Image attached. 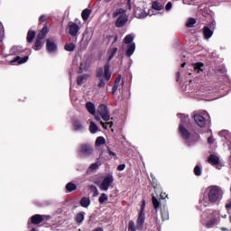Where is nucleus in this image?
<instances>
[{
	"label": "nucleus",
	"mask_w": 231,
	"mask_h": 231,
	"mask_svg": "<svg viewBox=\"0 0 231 231\" xmlns=\"http://www.w3.org/2000/svg\"><path fill=\"white\" fill-rule=\"evenodd\" d=\"M186 63L181 64V68H185Z\"/></svg>",
	"instance_id": "680f3d73"
},
{
	"label": "nucleus",
	"mask_w": 231,
	"mask_h": 231,
	"mask_svg": "<svg viewBox=\"0 0 231 231\" xmlns=\"http://www.w3.org/2000/svg\"><path fill=\"white\" fill-rule=\"evenodd\" d=\"M171 9H172V3H171V2H168L167 5H166V6H165V10H166L167 12H169V11L171 10Z\"/></svg>",
	"instance_id": "c03bdc74"
},
{
	"label": "nucleus",
	"mask_w": 231,
	"mask_h": 231,
	"mask_svg": "<svg viewBox=\"0 0 231 231\" xmlns=\"http://www.w3.org/2000/svg\"><path fill=\"white\" fill-rule=\"evenodd\" d=\"M46 49L49 53H55L57 51V40L50 38L46 42Z\"/></svg>",
	"instance_id": "1a4fd4ad"
},
{
	"label": "nucleus",
	"mask_w": 231,
	"mask_h": 231,
	"mask_svg": "<svg viewBox=\"0 0 231 231\" xmlns=\"http://www.w3.org/2000/svg\"><path fill=\"white\" fill-rule=\"evenodd\" d=\"M140 212H145V200H143L142 202Z\"/></svg>",
	"instance_id": "09e8293b"
},
{
	"label": "nucleus",
	"mask_w": 231,
	"mask_h": 231,
	"mask_svg": "<svg viewBox=\"0 0 231 231\" xmlns=\"http://www.w3.org/2000/svg\"><path fill=\"white\" fill-rule=\"evenodd\" d=\"M125 169V164H120L117 166V171H124Z\"/></svg>",
	"instance_id": "8fccbe9b"
},
{
	"label": "nucleus",
	"mask_w": 231,
	"mask_h": 231,
	"mask_svg": "<svg viewBox=\"0 0 231 231\" xmlns=\"http://www.w3.org/2000/svg\"><path fill=\"white\" fill-rule=\"evenodd\" d=\"M79 152L83 156H91L93 154V147L89 144H82L79 147Z\"/></svg>",
	"instance_id": "9b49d317"
},
{
	"label": "nucleus",
	"mask_w": 231,
	"mask_h": 231,
	"mask_svg": "<svg viewBox=\"0 0 231 231\" xmlns=\"http://www.w3.org/2000/svg\"><path fill=\"white\" fill-rule=\"evenodd\" d=\"M74 131H84V125L79 120L72 123Z\"/></svg>",
	"instance_id": "6ab92c4d"
},
{
	"label": "nucleus",
	"mask_w": 231,
	"mask_h": 231,
	"mask_svg": "<svg viewBox=\"0 0 231 231\" xmlns=\"http://www.w3.org/2000/svg\"><path fill=\"white\" fill-rule=\"evenodd\" d=\"M208 28L214 32L216 30V21L211 22Z\"/></svg>",
	"instance_id": "a18cd8bd"
},
{
	"label": "nucleus",
	"mask_w": 231,
	"mask_h": 231,
	"mask_svg": "<svg viewBox=\"0 0 231 231\" xmlns=\"http://www.w3.org/2000/svg\"><path fill=\"white\" fill-rule=\"evenodd\" d=\"M143 223H145V212L143 211L139 213L136 221L138 230H142L143 228Z\"/></svg>",
	"instance_id": "f8f14e48"
},
{
	"label": "nucleus",
	"mask_w": 231,
	"mask_h": 231,
	"mask_svg": "<svg viewBox=\"0 0 231 231\" xmlns=\"http://www.w3.org/2000/svg\"><path fill=\"white\" fill-rule=\"evenodd\" d=\"M203 35H204L205 39L208 40V39H210V37H212V35H214V31H212V29H210V27L205 26L203 28Z\"/></svg>",
	"instance_id": "a211bd4d"
},
{
	"label": "nucleus",
	"mask_w": 231,
	"mask_h": 231,
	"mask_svg": "<svg viewBox=\"0 0 231 231\" xmlns=\"http://www.w3.org/2000/svg\"><path fill=\"white\" fill-rule=\"evenodd\" d=\"M194 24H196V19L194 18H189L186 23V26H188V28H193Z\"/></svg>",
	"instance_id": "4c0bfd02"
},
{
	"label": "nucleus",
	"mask_w": 231,
	"mask_h": 231,
	"mask_svg": "<svg viewBox=\"0 0 231 231\" xmlns=\"http://www.w3.org/2000/svg\"><path fill=\"white\" fill-rule=\"evenodd\" d=\"M194 174L195 176H201V168L199 165L195 166Z\"/></svg>",
	"instance_id": "a19ab883"
},
{
	"label": "nucleus",
	"mask_w": 231,
	"mask_h": 231,
	"mask_svg": "<svg viewBox=\"0 0 231 231\" xmlns=\"http://www.w3.org/2000/svg\"><path fill=\"white\" fill-rule=\"evenodd\" d=\"M105 86H106V82L104 81V79H100L97 87L104 88Z\"/></svg>",
	"instance_id": "de8ad7c7"
},
{
	"label": "nucleus",
	"mask_w": 231,
	"mask_h": 231,
	"mask_svg": "<svg viewBox=\"0 0 231 231\" xmlns=\"http://www.w3.org/2000/svg\"><path fill=\"white\" fill-rule=\"evenodd\" d=\"M106 143V139L102 136H99L96 140V145L97 147H100V145H104Z\"/></svg>",
	"instance_id": "72a5a7b5"
},
{
	"label": "nucleus",
	"mask_w": 231,
	"mask_h": 231,
	"mask_svg": "<svg viewBox=\"0 0 231 231\" xmlns=\"http://www.w3.org/2000/svg\"><path fill=\"white\" fill-rule=\"evenodd\" d=\"M226 134H228V131H226V130L219 133L220 136H226Z\"/></svg>",
	"instance_id": "3c124183"
},
{
	"label": "nucleus",
	"mask_w": 231,
	"mask_h": 231,
	"mask_svg": "<svg viewBox=\"0 0 231 231\" xmlns=\"http://www.w3.org/2000/svg\"><path fill=\"white\" fill-rule=\"evenodd\" d=\"M89 15H91V11L89 9H85L81 13L83 21H88L89 19Z\"/></svg>",
	"instance_id": "a878e982"
},
{
	"label": "nucleus",
	"mask_w": 231,
	"mask_h": 231,
	"mask_svg": "<svg viewBox=\"0 0 231 231\" xmlns=\"http://www.w3.org/2000/svg\"><path fill=\"white\" fill-rule=\"evenodd\" d=\"M88 129L91 134H95L96 133H98V125H97V124H95V122L93 121L90 122Z\"/></svg>",
	"instance_id": "5701e85b"
},
{
	"label": "nucleus",
	"mask_w": 231,
	"mask_h": 231,
	"mask_svg": "<svg viewBox=\"0 0 231 231\" xmlns=\"http://www.w3.org/2000/svg\"><path fill=\"white\" fill-rule=\"evenodd\" d=\"M118 41V36H116L114 39V42H116Z\"/></svg>",
	"instance_id": "052dcab7"
},
{
	"label": "nucleus",
	"mask_w": 231,
	"mask_h": 231,
	"mask_svg": "<svg viewBox=\"0 0 231 231\" xmlns=\"http://www.w3.org/2000/svg\"><path fill=\"white\" fill-rule=\"evenodd\" d=\"M31 221H32V225H40V223H42V221H44V216L34 215L31 217Z\"/></svg>",
	"instance_id": "f3484780"
},
{
	"label": "nucleus",
	"mask_w": 231,
	"mask_h": 231,
	"mask_svg": "<svg viewBox=\"0 0 231 231\" xmlns=\"http://www.w3.org/2000/svg\"><path fill=\"white\" fill-rule=\"evenodd\" d=\"M122 82V76L119 75L115 80L114 87L112 88V95H115L116 93V90L120 89V88L124 86V82Z\"/></svg>",
	"instance_id": "4468645a"
},
{
	"label": "nucleus",
	"mask_w": 231,
	"mask_h": 231,
	"mask_svg": "<svg viewBox=\"0 0 231 231\" xmlns=\"http://www.w3.org/2000/svg\"><path fill=\"white\" fill-rule=\"evenodd\" d=\"M222 230H223V231H226V228H225V227H222Z\"/></svg>",
	"instance_id": "0e129e2a"
},
{
	"label": "nucleus",
	"mask_w": 231,
	"mask_h": 231,
	"mask_svg": "<svg viewBox=\"0 0 231 231\" xmlns=\"http://www.w3.org/2000/svg\"><path fill=\"white\" fill-rule=\"evenodd\" d=\"M109 199V196H107V194L106 193H102L98 199V202L100 203V205H104V203H106V201H107Z\"/></svg>",
	"instance_id": "cd10ccee"
},
{
	"label": "nucleus",
	"mask_w": 231,
	"mask_h": 231,
	"mask_svg": "<svg viewBox=\"0 0 231 231\" xmlns=\"http://www.w3.org/2000/svg\"><path fill=\"white\" fill-rule=\"evenodd\" d=\"M97 79H101V77H104V69L103 68H100L97 69Z\"/></svg>",
	"instance_id": "79ce46f5"
},
{
	"label": "nucleus",
	"mask_w": 231,
	"mask_h": 231,
	"mask_svg": "<svg viewBox=\"0 0 231 231\" xmlns=\"http://www.w3.org/2000/svg\"><path fill=\"white\" fill-rule=\"evenodd\" d=\"M80 205L84 208H88V207H89V205H91V199L88 197H83L80 200Z\"/></svg>",
	"instance_id": "412c9836"
},
{
	"label": "nucleus",
	"mask_w": 231,
	"mask_h": 231,
	"mask_svg": "<svg viewBox=\"0 0 231 231\" xmlns=\"http://www.w3.org/2000/svg\"><path fill=\"white\" fill-rule=\"evenodd\" d=\"M109 156H116V153L113 152L112 151H108Z\"/></svg>",
	"instance_id": "5fc2aeb1"
},
{
	"label": "nucleus",
	"mask_w": 231,
	"mask_h": 231,
	"mask_svg": "<svg viewBox=\"0 0 231 231\" xmlns=\"http://www.w3.org/2000/svg\"><path fill=\"white\" fill-rule=\"evenodd\" d=\"M50 30L48 29V26H44L42 31L38 33L35 45H34V50L36 51H39L42 48V41L44 40V37L48 35V32Z\"/></svg>",
	"instance_id": "423d86ee"
},
{
	"label": "nucleus",
	"mask_w": 231,
	"mask_h": 231,
	"mask_svg": "<svg viewBox=\"0 0 231 231\" xmlns=\"http://www.w3.org/2000/svg\"><path fill=\"white\" fill-rule=\"evenodd\" d=\"M93 231H104V229L102 227H97Z\"/></svg>",
	"instance_id": "13d9d810"
},
{
	"label": "nucleus",
	"mask_w": 231,
	"mask_h": 231,
	"mask_svg": "<svg viewBox=\"0 0 231 231\" xmlns=\"http://www.w3.org/2000/svg\"><path fill=\"white\" fill-rule=\"evenodd\" d=\"M123 48H125V45H123Z\"/></svg>",
	"instance_id": "338daca9"
},
{
	"label": "nucleus",
	"mask_w": 231,
	"mask_h": 231,
	"mask_svg": "<svg viewBox=\"0 0 231 231\" xmlns=\"http://www.w3.org/2000/svg\"><path fill=\"white\" fill-rule=\"evenodd\" d=\"M32 231H37V230H35V228H32Z\"/></svg>",
	"instance_id": "69168bd1"
},
{
	"label": "nucleus",
	"mask_w": 231,
	"mask_h": 231,
	"mask_svg": "<svg viewBox=\"0 0 231 231\" xmlns=\"http://www.w3.org/2000/svg\"><path fill=\"white\" fill-rule=\"evenodd\" d=\"M118 51V48H114L112 50V52L108 58V61L105 64L104 68V77L105 80H111V71H109L111 68V63L109 62L110 60H113V58L116 55V52Z\"/></svg>",
	"instance_id": "39448f33"
},
{
	"label": "nucleus",
	"mask_w": 231,
	"mask_h": 231,
	"mask_svg": "<svg viewBox=\"0 0 231 231\" xmlns=\"http://www.w3.org/2000/svg\"><path fill=\"white\" fill-rule=\"evenodd\" d=\"M135 50H136V44L134 42H132L126 45V57H132Z\"/></svg>",
	"instance_id": "dca6fc26"
},
{
	"label": "nucleus",
	"mask_w": 231,
	"mask_h": 231,
	"mask_svg": "<svg viewBox=\"0 0 231 231\" xmlns=\"http://www.w3.org/2000/svg\"><path fill=\"white\" fill-rule=\"evenodd\" d=\"M113 18L116 19V28H124L125 24H127V21H129V15H127V9L125 8H118L113 13Z\"/></svg>",
	"instance_id": "20e7f679"
},
{
	"label": "nucleus",
	"mask_w": 231,
	"mask_h": 231,
	"mask_svg": "<svg viewBox=\"0 0 231 231\" xmlns=\"http://www.w3.org/2000/svg\"><path fill=\"white\" fill-rule=\"evenodd\" d=\"M68 30L71 37H77V35H79V32H80V25L75 22H69Z\"/></svg>",
	"instance_id": "6e6552de"
},
{
	"label": "nucleus",
	"mask_w": 231,
	"mask_h": 231,
	"mask_svg": "<svg viewBox=\"0 0 231 231\" xmlns=\"http://www.w3.org/2000/svg\"><path fill=\"white\" fill-rule=\"evenodd\" d=\"M208 163L211 165H216L217 169L220 170L221 166L219 165V157L217 155L211 154L208 159Z\"/></svg>",
	"instance_id": "2eb2a0df"
},
{
	"label": "nucleus",
	"mask_w": 231,
	"mask_h": 231,
	"mask_svg": "<svg viewBox=\"0 0 231 231\" xmlns=\"http://www.w3.org/2000/svg\"><path fill=\"white\" fill-rule=\"evenodd\" d=\"M208 226H210V224H208Z\"/></svg>",
	"instance_id": "774afa93"
},
{
	"label": "nucleus",
	"mask_w": 231,
	"mask_h": 231,
	"mask_svg": "<svg viewBox=\"0 0 231 231\" xmlns=\"http://www.w3.org/2000/svg\"><path fill=\"white\" fill-rule=\"evenodd\" d=\"M86 216L85 212H80L76 217L77 223H82L84 221V217Z\"/></svg>",
	"instance_id": "f704fd0d"
},
{
	"label": "nucleus",
	"mask_w": 231,
	"mask_h": 231,
	"mask_svg": "<svg viewBox=\"0 0 231 231\" xmlns=\"http://www.w3.org/2000/svg\"><path fill=\"white\" fill-rule=\"evenodd\" d=\"M147 14H145L143 11L141 12V14H137L138 19H145V16Z\"/></svg>",
	"instance_id": "49530a36"
},
{
	"label": "nucleus",
	"mask_w": 231,
	"mask_h": 231,
	"mask_svg": "<svg viewBox=\"0 0 231 231\" xmlns=\"http://www.w3.org/2000/svg\"><path fill=\"white\" fill-rule=\"evenodd\" d=\"M21 50L20 46H14L10 50V55H19V53H21Z\"/></svg>",
	"instance_id": "c756f323"
},
{
	"label": "nucleus",
	"mask_w": 231,
	"mask_h": 231,
	"mask_svg": "<svg viewBox=\"0 0 231 231\" xmlns=\"http://www.w3.org/2000/svg\"><path fill=\"white\" fill-rule=\"evenodd\" d=\"M127 5H128V10L131 11V0H128Z\"/></svg>",
	"instance_id": "4d7b16f0"
},
{
	"label": "nucleus",
	"mask_w": 231,
	"mask_h": 231,
	"mask_svg": "<svg viewBox=\"0 0 231 231\" xmlns=\"http://www.w3.org/2000/svg\"><path fill=\"white\" fill-rule=\"evenodd\" d=\"M152 201L153 208L155 210H158V208H160L161 202L154 196L152 197Z\"/></svg>",
	"instance_id": "473e14b6"
},
{
	"label": "nucleus",
	"mask_w": 231,
	"mask_h": 231,
	"mask_svg": "<svg viewBox=\"0 0 231 231\" xmlns=\"http://www.w3.org/2000/svg\"><path fill=\"white\" fill-rule=\"evenodd\" d=\"M40 23H44L46 21V18L44 15H41L39 18Z\"/></svg>",
	"instance_id": "603ef678"
},
{
	"label": "nucleus",
	"mask_w": 231,
	"mask_h": 231,
	"mask_svg": "<svg viewBox=\"0 0 231 231\" xmlns=\"http://www.w3.org/2000/svg\"><path fill=\"white\" fill-rule=\"evenodd\" d=\"M114 181H115V178L111 174L107 175L106 177L104 178V180L99 185L100 190H103L104 192H107L109 190V187L113 185Z\"/></svg>",
	"instance_id": "0eeeda50"
},
{
	"label": "nucleus",
	"mask_w": 231,
	"mask_h": 231,
	"mask_svg": "<svg viewBox=\"0 0 231 231\" xmlns=\"http://www.w3.org/2000/svg\"><path fill=\"white\" fill-rule=\"evenodd\" d=\"M180 79V72L177 73V79Z\"/></svg>",
	"instance_id": "e2e57ef3"
},
{
	"label": "nucleus",
	"mask_w": 231,
	"mask_h": 231,
	"mask_svg": "<svg viewBox=\"0 0 231 231\" xmlns=\"http://www.w3.org/2000/svg\"><path fill=\"white\" fill-rule=\"evenodd\" d=\"M194 120L199 127H205V125H207V121L205 120V117H203V116L199 114L194 115Z\"/></svg>",
	"instance_id": "ddd939ff"
},
{
	"label": "nucleus",
	"mask_w": 231,
	"mask_h": 231,
	"mask_svg": "<svg viewBox=\"0 0 231 231\" xmlns=\"http://www.w3.org/2000/svg\"><path fill=\"white\" fill-rule=\"evenodd\" d=\"M178 116L180 118V123L179 125V133L181 138L187 142L189 145H190V118L189 116L184 114H178Z\"/></svg>",
	"instance_id": "f03ea898"
},
{
	"label": "nucleus",
	"mask_w": 231,
	"mask_h": 231,
	"mask_svg": "<svg viewBox=\"0 0 231 231\" xmlns=\"http://www.w3.org/2000/svg\"><path fill=\"white\" fill-rule=\"evenodd\" d=\"M86 109L88 111V113L90 115H93V116H95V119L97 122H100V116H98V114H97V108L95 106V104H93L91 102H88L86 104Z\"/></svg>",
	"instance_id": "9d476101"
},
{
	"label": "nucleus",
	"mask_w": 231,
	"mask_h": 231,
	"mask_svg": "<svg viewBox=\"0 0 231 231\" xmlns=\"http://www.w3.org/2000/svg\"><path fill=\"white\" fill-rule=\"evenodd\" d=\"M89 190L93 193V197L97 198L98 196V189L95 185L88 186Z\"/></svg>",
	"instance_id": "7c9ffc66"
},
{
	"label": "nucleus",
	"mask_w": 231,
	"mask_h": 231,
	"mask_svg": "<svg viewBox=\"0 0 231 231\" xmlns=\"http://www.w3.org/2000/svg\"><path fill=\"white\" fill-rule=\"evenodd\" d=\"M35 38V32L34 31H29L27 33V42H33V39Z\"/></svg>",
	"instance_id": "2f4dec72"
},
{
	"label": "nucleus",
	"mask_w": 231,
	"mask_h": 231,
	"mask_svg": "<svg viewBox=\"0 0 231 231\" xmlns=\"http://www.w3.org/2000/svg\"><path fill=\"white\" fill-rule=\"evenodd\" d=\"M226 210H230L231 208V202L226 205Z\"/></svg>",
	"instance_id": "6e6d98bb"
},
{
	"label": "nucleus",
	"mask_w": 231,
	"mask_h": 231,
	"mask_svg": "<svg viewBox=\"0 0 231 231\" xmlns=\"http://www.w3.org/2000/svg\"><path fill=\"white\" fill-rule=\"evenodd\" d=\"M89 169L90 171H97L98 169V162L92 163Z\"/></svg>",
	"instance_id": "37998d69"
},
{
	"label": "nucleus",
	"mask_w": 231,
	"mask_h": 231,
	"mask_svg": "<svg viewBox=\"0 0 231 231\" xmlns=\"http://www.w3.org/2000/svg\"><path fill=\"white\" fill-rule=\"evenodd\" d=\"M208 143H214V139L212 137L208 138Z\"/></svg>",
	"instance_id": "864d4df0"
},
{
	"label": "nucleus",
	"mask_w": 231,
	"mask_h": 231,
	"mask_svg": "<svg viewBox=\"0 0 231 231\" xmlns=\"http://www.w3.org/2000/svg\"><path fill=\"white\" fill-rule=\"evenodd\" d=\"M100 116V125L104 129H107V126L113 127V122H109L111 120V115L109 114V110L107 109V106L100 105L97 107V114Z\"/></svg>",
	"instance_id": "7ed1b4c3"
},
{
	"label": "nucleus",
	"mask_w": 231,
	"mask_h": 231,
	"mask_svg": "<svg viewBox=\"0 0 231 231\" xmlns=\"http://www.w3.org/2000/svg\"><path fill=\"white\" fill-rule=\"evenodd\" d=\"M203 68H205V64L201 62H197L193 64L194 71H196L197 73H203Z\"/></svg>",
	"instance_id": "aec40b11"
},
{
	"label": "nucleus",
	"mask_w": 231,
	"mask_h": 231,
	"mask_svg": "<svg viewBox=\"0 0 231 231\" xmlns=\"http://www.w3.org/2000/svg\"><path fill=\"white\" fill-rule=\"evenodd\" d=\"M136 228H138V227H137V226L134 225V221L130 220L129 223H128V230L135 231Z\"/></svg>",
	"instance_id": "58836bf2"
},
{
	"label": "nucleus",
	"mask_w": 231,
	"mask_h": 231,
	"mask_svg": "<svg viewBox=\"0 0 231 231\" xmlns=\"http://www.w3.org/2000/svg\"><path fill=\"white\" fill-rule=\"evenodd\" d=\"M4 37H5V27H3V23H0V42H3Z\"/></svg>",
	"instance_id": "ea45409f"
},
{
	"label": "nucleus",
	"mask_w": 231,
	"mask_h": 231,
	"mask_svg": "<svg viewBox=\"0 0 231 231\" xmlns=\"http://www.w3.org/2000/svg\"><path fill=\"white\" fill-rule=\"evenodd\" d=\"M208 199H207L206 197H204L202 199H200L199 202V208L200 209L203 208V207H208L210 203H217V201H220L221 198H223V190H221V188L217 186H211L208 189Z\"/></svg>",
	"instance_id": "f257e3e1"
},
{
	"label": "nucleus",
	"mask_w": 231,
	"mask_h": 231,
	"mask_svg": "<svg viewBox=\"0 0 231 231\" xmlns=\"http://www.w3.org/2000/svg\"><path fill=\"white\" fill-rule=\"evenodd\" d=\"M65 50L66 51H75V43H67L65 44Z\"/></svg>",
	"instance_id": "c9c22d12"
},
{
	"label": "nucleus",
	"mask_w": 231,
	"mask_h": 231,
	"mask_svg": "<svg viewBox=\"0 0 231 231\" xmlns=\"http://www.w3.org/2000/svg\"><path fill=\"white\" fill-rule=\"evenodd\" d=\"M14 62H17L18 64H24V62H28V56H25L23 58L17 56L14 60L11 61L12 64H14Z\"/></svg>",
	"instance_id": "4be33fe9"
},
{
	"label": "nucleus",
	"mask_w": 231,
	"mask_h": 231,
	"mask_svg": "<svg viewBox=\"0 0 231 231\" xmlns=\"http://www.w3.org/2000/svg\"><path fill=\"white\" fill-rule=\"evenodd\" d=\"M161 198L165 199L167 196H165V193H161Z\"/></svg>",
	"instance_id": "bf43d9fd"
},
{
	"label": "nucleus",
	"mask_w": 231,
	"mask_h": 231,
	"mask_svg": "<svg viewBox=\"0 0 231 231\" xmlns=\"http://www.w3.org/2000/svg\"><path fill=\"white\" fill-rule=\"evenodd\" d=\"M67 192H73V190H77V185L73 182H69L66 185Z\"/></svg>",
	"instance_id": "bb28decb"
},
{
	"label": "nucleus",
	"mask_w": 231,
	"mask_h": 231,
	"mask_svg": "<svg viewBox=\"0 0 231 231\" xmlns=\"http://www.w3.org/2000/svg\"><path fill=\"white\" fill-rule=\"evenodd\" d=\"M134 41V34H128L125 37L124 42L125 44H133V42Z\"/></svg>",
	"instance_id": "393cba45"
},
{
	"label": "nucleus",
	"mask_w": 231,
	"mask_h": 231,
	"mask_svg": "<svg viewBox=\"0 0 231 231\" xmlns=\"http://www.w3.org/2000/svg\"><path fill=\"white\" fill-rule=\"evenodd\" d=\"M161 216H162V221H167V219H169V210L162 208L161 210Z\"/></svg>",
	"instance_id": "c85d7f7f"
},
{
	"label": "nucleus",
	"mask_w": 231,
	"mask_h": 231,
	"mask_svg": "<svg viewBox=\"0 0 231 231\" xmlns=\"http://www.w3.org/2000/svg\"><path fill=\"white\" fill-rule=\"evenodd\" d=\"M88 75H83L78 78V86H82L84 84V80H88Z\"/></svg>",
	"instance_id": "e433bc0d"
},
{
	"label": "nucleus",
	"mask_w": 231,
	"mask_h": 231,
	"mask_svg": "<svg viewBox=\"0 0 231 231\" xmlns=\"http://www.w3.org/2000/svg\"><path fill=\"white\" fill-rule=\"evenodd\" d=\"M152 10H157V12H160L161 10H163V5H162V3L155 1L152 2Z\"/></svg>",
	"instance_id": "b1692460"
}]
</instances>
